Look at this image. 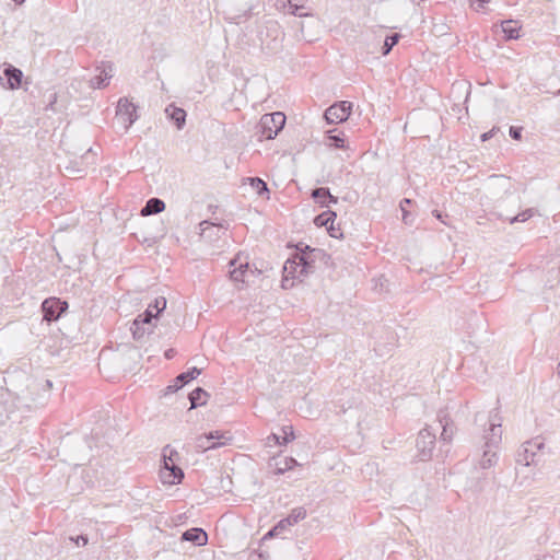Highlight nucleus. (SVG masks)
I'll list each match as a JSON object with an SVG mask.
<instances>
[{
  "label": "nucleus",
  "mask_w": 560,
  "mask_h": 560,
  "mask_svg": "<svg viewBox=\"0 0 560 560\" xmlns=\"http://www.w3.org/2000/svg\"><path fill=\"white\" fill-rule=\"evenodd\" d=\"M165 113L176 124L178 129H182L186 121V112L183 108L170 105L166 107Z\"/></svg>",
  "instance_id": "aec40b11"
},
{
  "label": "nucleus",
  "mask_w": 560,
  "mask_h": 560,
  "mask_svg": "<svg viewBox=\"0 0 560 560\" xmlns=\"http://www.w3.org/2000/svg\"><path fill=\"white\" fill-rule=\"evenodd\" d=\"M482 440L485 451L482 457L478 462V467L486 470L497 464L498 455L493 450L498 448L502 440L501 419H497V415L494 418L490 419L489 429L486 430Z\"/></svg>",
  "instance_id": "f03ea898"
},
{
  "label": "nucleus",
  "mask_w": 560,
  "mask_h": 560,
  "mask_svg": "<svg viewBox=\"0 0 560 560\" xmlns=\"http://www.w3.org/2000/svg\"><path fill=\"white\" fill-rule=\"evenodd\" d=\"M495 131H497V129L492 128L490 131L482 133L481 141L485 142V141L489 140L490 138H492Z\"/></svg>",
  "instance_id": "58836bf2"
},
{
  "label": "nucleus",
  "mask_w": 560,
  "mask_h": 560,
  "mask_svg": "<svg viewBox=\"0 0 560 560\" xmlns=\"http://www.w3.org/2000/svg\"><path fill=\"white\" fill-rule=\"evenodd\" d=\"M351 109L352 103L341 101L329 106L324 116L328 124H339L348 119Z\"/></svg>",
  "instance_id": "6e6552de"
},
{
  "label": "nucleus",
  "mask_w": 560,
  "mask_h": 560,
  "mask_svg": "<svg viewBox=\"0 0 560 560\" xmlns=\"http://www.w3.org/2000/svg\"><path fill=\"white\" fill-rule=\"evenodd\" d=\"M116 118L127 131L135 121L139 118L137 114V106L127 97H120L116 106Z\"/></svg>",
  "instance_id": "423d86ee"
},
{
  "label": "nucleus",
  "mask_w": 560,
  "mask_h": 560,
  "mask_svg": "<svg viewBox=\"0 0 560 560\" xmlns=\"http://www.w3.org/2000/svg\"><path fill=\"white\" fill-rule=\"evenodd\" d=\"M438 422L442 428L440 439L443 442H451L455 433V427L446 410H440L438 412Z\"/></svg>",
  "instance_id": "9d476101"
},
{
  "label": "nucleus",
  "mask_w": 560,
  "mask_h": 560,
  "mask_svg": "<svg viewBox=\"0 0 560 560\" xmlns=\"http://www.w3.org/2000/svg\"><path fill=\"white\" fill-rule=\"evenodd\" d=\"M487 2H490V0H486Z\"/></svg>",
  "instance_id": "603ef678"
},
{
  "label": "nucleus",
  "mask_w": 560,
  "mask_h": 560,
  "mask_svg": "<svg viewBox=\"0 0 560 560\" xmlns=\"http://www.w3.org/2000/svg\"><path fill=\"white\" fill-rule=\"evenodd\" d=\"M494 177H495V178H498V179H501V180H502V182H504V183H508V179H506V178H504L503 176H494Z\"/></svg>",
  "instance_id": "de8ad7c7"
},
{
  "label": "nucleus",
  "mask_w": 560,
  "mask_h": 560,
  "mask_svg": "<svg viewBox=\"0 0 560 560\" xmlns=\"http://www.w3.org/2000/svg\"><path fill=\"white\" fill-rule=\"evenodd\" d=\"M283 435L280 436L282 439L283 444H288L289 442L295 439L293 428L291 425H284L282 428Z\"/></svg>",
  "instance_id": "473e14b6"
},
{
  "label": "nucleus",
  "mask_w": 560,
  "mask_h": 560,
  "mask_svg": "<svg viewBox=\"0 0 560 560\" xmlns=\"http://www.w3.org/2000/svg\"><path fill=\"white\" fill-rule=\"evenodd\" d=\"M558 94H560V90L558 91Z\"/></svg>",
  "instance_id": "864d4df0"
},
{
  "label": "nucleus",
  "mask_w": 560,
  "mask_h": 560,
  "mask_svg": "<svg viewBox=\"0 0 560 560\" xmlns=\"http://www.w3.org/2000/svg\"><path fill=\"white\" fill-rule=\"evenodd\" d=\"M470 2L471 5H474V3L476 2V0H468Z\"/></svg>",
  "instance_id": "3c124183"
},
{
  "label": "nucleus",
  "mask_w": 560,
  "mask_h": 560,
  "mask_svg": "<svg viewBox=\"0 0 560 560\" xmlns=\"http://www.w3.org/2000/svg\"><path fill=\"white\" fill-rule=\"evenodd\" d=\"M232 441L233 435L230 431L214 430L209 433L198 435L195 439V447L198 452L203 453L230 445Z\"/></svg>",
  "instance_id": "20e7f679"
},
{
  "label": "nucleus",
  "mask_w": 560,
  "mask_h": 560,
  "mask_svg": "<svg viewBox=\"0 0 560 560\" xmlns=\"http://www.w3.org/2000/svg\"><path fill=\"white\" fill-rule=\"evenodd\" d=\"M557 374L560 377V363L558 364V368H557Z\"/></svg>",
  "instance_id": "8fccbe9b"
},
{
  "label": "nucleus",
  "mask_w": 560,
  "mask_h": 560,
  "mask_svg": "<svg viewBox=\"0 0 560 560\" xmlns=\"http://www.w3.org/2000/svg\"><path fill=\"white\" fill-rule=\"evenodd\" d=\"M151 305L155 313L159 315L166 307V299L163 296L156 298L154 303Z\"/></svg>",
  "instance_id": "72a5a7b5"
},
{
  "label": "nucleus",
  "mask_w": 560,
  "mask_h": 560,
  "mask_svg": "<svg viewBox=\"0 0 560 560\" xmlns=\"http://www.w3.org/2000/svg\"><path fill=\"white\" fill-rule=\"evenodd\" d=\"M67 307V302L61 301L58 298L46 299L42 303L43 320H46L47 323L57 320Z\"/></svg>",
  "instance_id": "0eeeda50"
},
{
  "label": "nucleus",
  "mask_w": 560,
  "mask_h": 560,
  "mask_svg": "<svg viewBox=\"0 0 560 560\" xmlns=\"http://www.w3.org/2000/svg\"><path fill=\"white\" fill-rule=\"evenodd\" d=\"M200 373H201V370L198 368H192L187 372L180 373L176 377V383H179L178 387H182L185 384H187L188 382L195 380L198 375H200Z\"/></svg>",
  "instance_id": "393cba45"
},
{
  "label": "nucleus",
  "mask_w": 560,
  "mask_h": 560,
  "mask_svg": "<svg viewBox=\"0 0 560 560\" xmlns=\"http://www.w3.org/2000/svg\"><path fill=\"white\" fill-rule=\"evenodd\" d=\"M400 35L398 33H394L385 38L383 45V55L386 56L393 49V47L399 42Z\"/></svg>",
  "instance_id": "c756f323"
},
{
  "label": "nucleus",
  "mask_w": 560,
  "mask_h": 560,
  "mask_svg": "<svg viewBox=\"0 0 560 560\" xmlns=\"http://www.w3.org/2000/svg\"><path fill=\"white\" fill-rule=\"evenodd\" d=\"M271 443L279 444V445H282V444H283V443H282V439H281L279 435L275 434V433L270 434V435L267 438L266 445L270 446V445H271Z\"/></svg>",
  "instance_id": "c9c22d12"
},
{
  "label": "nucleus",
  "mask_w": 560,
  "mask_h": 560,
  "mask_svg": "<svg viewBox=\"0 0 560 560\" xmlns=\"http://www.w3.org/2000/svg\"><path fill=\"white\" fill-rule=\"evenodd\" d=\"M113 77V67L105 66L100 74L91 79L90 84L93 89H103L108 85L110 78Z\"/></svg>",
  "instance_id": "dca6fc26"
},
{
  "label": "nucleus",
  "mask_w": 560,
  "mask_h": 560,
  "mask_svg": "<svg viewBox=\"0 0 560 560\" xmlns=\"http://www.w3.org/2000/svg\"><path fill=\"white\" fill-rule=\"evenodd\" d=\"M42 102L45 104L44 106V109L45 110H52V112H57L59 110L61 107L59 106H56L57 105V92L54 91V90H48L46 91L43 96H42Z\"/></svg>",
  "instance_id": "5701e85b"
},
{
  "label": "nucleus",
  "mask_w": 560,
  "mask_h": 560,
  "mask_svg": "<svg viewBox=\"0 0 560 560\" xmlns=\"http://www.w3.org/2000/svg\"><path fill=\"white\" fill-rule=\"evenodd\" d=\"M540 447V444L536 443V442H527L525 445H524V453H525V464L526 465H529V457L527 456V454H530L532 457H534L535 455V451L534 448H539ZM530 460H533V458H530Z\"/></svg>",
  "instance_id": "2f4dec72"
},
{
  "label": "nucleus",
  "mask_w": 560,
  "mask_h": 560,
  "mask_svg": "<svg viewBox=\"0 0 560 560\" xmlns=\"http://www.w3.org/2000/svg\"><path fill=\"white\" fill-rule=\"evenodd\" d=\"M165 209V202L160 198H151L147 201L145 206L141 209L140 214L148 217L161 213Z\"/></svg>",
  "instance_id": "a211bd4d"
},
{
  "label": "nucleus",
  "mask_w": 560,
  "mask_h": 560,
  "mask_svg": "<svg viewBox=\"0 0 560 560\" xmlns=\"http://www.w3.org/2000/svg\"><path fill=\"white\" fill-rule=\"evenodd\" d=\"M535 213H536V210L534 208H528V209L522 211L521 213L516 214L515 217L508 218V220L511 224H513L515 222H526L532 217H534Z\"/></svg>",
  "instance_id": "cd10ccee"
},
{
  "label": "nucleus",
  "mask_w": 560,
  "mask_h": 560,
  "mask_svg": "<svg viewBox=\"0 0 560 560\" xmlns=\"http://www.w3.org/2000/svg\"><path fill=\"white\" fill-rule=\"evenodd\" d=\"M336 217L334 211H325L315 218L314 223L317 226H326L332 237H338L332 225Z\"/></svg>",
  "instance_id": "4468645a"
},
{
  "label": "nucleus",
  "mask_w": 560,
  "mask_h": 560,
  "mask_svg": "<svg viewBox=\"0 0 560 560\" xmlns=\"http://www.w3.org/2000/svg\"><path fill=\"white\" fill-rule=\"evenodd\" d=\"M476 2H477V7L475 8L476 10L483 8V5L486 3H488L486 0H476Z\"/></svg>",
  "instance_id": "79ce46f5"
},
{
  "label": "nucleus",
  "mask_w": 560,
  "mask_h": 560,
  "mask_svg": "<svg viewBox=\"0 0 560 560\" xmlns=\"http://www.w3.org/2000/svg\"><path fill=\"white\" fill-rule=\"evenodd\" d=\"M172 352H173V350H172V349H171V350H168V351H166V352H165L166 358H172Z\"/></svg>",
  "instance_id": "49530a36"
},
{
  "label": "nucleus",
  "mask_w": 560,
  "mask_h": 560,
  "mask_svg": "<svg viewBox=\"0 0 560 560\" xmlns=\"http://www.w3.org/2000/svg\"><path fill=\"white\" fill-rule=\"evenodd\" d=\"M312 197L315 199L316 202L320 203L322 206H326L327 202L330 203H337L338 199L337 197L332 196L328 188H316L312 191Z\"/></svg>",
  "instance_id": "6ab92c4d"
},
{
  "label": "nucleus",
  "mask_w": 560,
  "mask_h": 560,
  "mask_svg": "<svg viewBox=\"0 0 560 560\" xmlns=\"http://www.w3.org/2000/svg\"><path fill=\"white\" fill-rule=\"evenodd\" d=\"M404 203H405V205H409V203H411V200H410V199H407V198H406V199H404V200L401 201V203H400L401 209L404 208Z\"/></svg>",
  "instance_id": "c03bdc74"
},
{
  "label": "nucleus",
  "mask_w": 560,
  "mask_h": 560,
  "mask_svg": "<svg viewBox=\"0 0 560 560\" xmlns=\"http://www.w3.org/2000/svg\"><path fill=\"white\" fill-rule=\"evenodd\" d=\"M435 444V434L429 429L421 430L417 438V450L421 460L431 457Z\"/></svg>",
  "instance_id": "1a4fd4ad"
},
{
  "label": "nucleus",
  "mask_w": 560,
  "mask_h": 560,
  "mask_svg": "<svg viewBox=\"0 0 560 560\" xmlns=\"http://www.w3.org/2000/svg\"><path fill=\"white\" fill-rule=\"evenodd\" d=\"M277 465V472L283 474L292 469L293 467L299 466L300 464L293 457H285L282 462L278 463Z\"/></svg>",
  "instance_id": "7c9ffc66"
},
{
  "label": "nucleus",
  "mask_w": 560,
  "mask_h": 560,
  "mask_svg": "<svg viewBox=\"0 0 560 560\" xmlns=\"http://www.w3.org/2000/svg\"><path fill=\"white\" fill-rule=\"evenodd\" d=\"M522 26L516 20H505L501 22V31L505 39H517L520 37Z\"/></svg>",
  "instance_id": "f3484780"
},
{
  "label": "nucleus",
  "mask_w": 560,
  "mask_h": 560,
  "mask_svg": "<svg viewBox=\"0 0 560 560\" xmlns=\"http://www.w3.org/2000/svg\"><path fill=\"white\" fill-rule=\"evenodd\" d=\"M24 1H25V0H14V2H15L16 4H22V3H24Z\"/></svg>",
  "instance_id": "09e8293b"
},
{
  "label": "nucleus",
  "mask_w": 560,
  "mask_h": 560,
  "mask_svg": "<svg viewBox=\"0 0 560 560\" xmlns=\"http://www.w3.org/2000/svg\"><path fill=\"white\" fill-rule=\"evenodd\" d=\"M510 136L515 139V140H520L521 137H522V129L521 128H516V127H511L510 128Z\"/></svg>",
  "instance_id": "e433bc0d"
},
{
  "label": "nucleus",
  "mask_w": 560,
  "mask_h": 560,
  "mask_svg": "<svg viewBox=\"0 0 560 560\" xmlns=\"http://www.w3.org/2000/svg\"><path fill=\"white\" fill-rule=\"evenodd\" d=\"M334 131H328L327 145L341 149L345 148V138L341 135H334Z\"/></svg>",
  "instance_id": "bb28decb"
},
{
  "label": "nucleus",
  "mask_w": 560,
  "mask_h": 560,
  "mask_svg": "<svg viewBox=\"0 0 560 560\" xmlns=\"http://www.w3.org/2000/svg\"><path fill=\"white\" fill-rule=\"evenodd\" d=\"M402 220L407 223V218H408V213L405 211V209L402 208Z\"/></svg>",
  "instance_id": "a18cd8bd"
},
{
  "label": "nucleus",
  "mask_w": 560,
  "mask_h": 560,
  "mask_svg": "<svg viewBox=\"0 0 560 560\" xmlns=\"http://www.w3.org/2000/svg\"><path fill=\"white\" fill-rule=\"evenodd\" d=\"M306 517V510L304 508H296L291 511L285 518L288 525H294Z\"/></svg>",
  "instance_id": "a878e982"
},
{
  "label": "nucleus",
  "mask_w": 560,
  "mask_h": 560,
  "mask_svg": "<svg viewBox=\"0 0 560 560\" xmlns=\"http://www.w3.org/2000/svg\"><path fill=\"white\" fill-rule=\"evenodd\" d=\"M74 542L78 545V546H85L88 542H89V539L86 536L84 535H80L75 538Z\"/></svg>",
  "instance_id": "4c0bfd02"
},
{
  "label": "nucleus",
  "mask_w": 560,
  "mask_h": 560,
  "mask_svg": "<svg viewBox=\"0 0 560 560\" xmlns=\"http://www.w3.org/2000/svg\"><path fill=\"white\" fill-rule=\"evenodd\" d=\"M485 479H486V477H478L476 482L471 481V485L469 486V488L475 492L481 491L483 489Z\"/></svg>",
  "instance_id": "f704fd0d"
},
{
  "label": "nucleus",
  "mask_w": 560,
  "mask_h": 560,
  "mask_svg": "<svg viewBox=\"0 0 560 560\" xmlns=\"http://www.w3.org/2000/svg\"><path fill=\"white\" fill-rule=\"evenodd\" d=\"M222 231L220 225L213 224L209 221H202L200 223V235L203 238L212 240L213 237H219V233Z\"/></svg>",
  "instance_id": "412c9836"
},
{
  "label": "nucleus",
  "mask_w": 560,
  "mask_h": 560,
  "mask_svg": "<svg viewBox=\"0 0 560 560\" xmlns=\"http://www.w3.org/2000/svg\"><path fill=\"white\" fill-rule=\"evenodd\" d=\"M52 388V382L50 380H46L44 384L42 385V393L39 394L37 392V406L40 405L42 407L47 406L50 399V392Z\"/></svg>",
  "instance_id": "b1692460"
},
{
  "label": "nucleus",
  "mask_w": 560,
  "mask_h": 560,
  "mask_svg": "<svg viewBox=\"0 0 560 560\" xmlns=\"http://www.w3.org/2000/svg\"><path fill=\"white\" fill-rule=\"evenodd\" d=\"M162 457L163 467L161 469L160 475L163 483H180L184 478V472L182 468L177 465V462L179 459V454L177 453V451L171 448L170 445H166L163 448Z\"/></svg>",
  "instance_id": "7ed1b4c3"
},
{
  "label": "nucleus",
  "mask_w": 560,
  "mask_h": 560,
  "mask_svg": "<svg viewBox=\"0 0 560 560\" xmlns=\"http://www.w3.org/2000/svg\"><path fill=\"white\" fill-rule=\"evenodd\" d=\"M298 249L301 253L296 254L293 258L288 259L284 262L282 279L283 288L292 287L294 284L293 282L289 284L290 279H298L302 281L304 277H306L310 272L313 271L314 261L310 258V254L306 253V250L312 252L310 249V246L305 245V247L302 248V244H300V246H298Z\"/></svg>",
  "instance_id": "f257e3e1"
},
{
  "label": "nucleus",
  "mask_w": 560,
  "mask_h": 560,
  "mask_svg": "<svg viewBox=\"0 0 560 560\" xmlns=\"http://www.w3.org/2000/svg\"><path fill=\"white\" fill-rule=\"evenodd\" d=\"M182 539L191 541L197 546H203L208 541L207 533L201 528H190L183 533Z\"/></svg>",
  "instance_id": "2eb2a0df"
},
{
  "label": "nucleus",
  "mask_w": 560,
  "mask_h": 560,
  "mask_svg": "<svg viewBox=\"0 0 560 560\" xmlns=\"http://www.w3.org/2000/svg\"><path fill=\"white\" fill-rule=\"evenodd\" d=\"M288 526L289 525L284 518V520H281L275 527L280 532V530H283L284 528H287Z\"/></svg>",
  "instance_id": "ea45409f"
},
{
  "label": "nucleus",
  "mask_w": 560,
  "mask_h": 560,
  "mask_svg": "<svg viewBox=\"0 0 560 560\" xmlns=\"http://www.w3.org/2000/svg\"><path fill=\"white\" fill-rule=\"evenodd\" d=\"M279 533V530L273 527L272 529H270L264 537V539H267V538H270V537H273L275 535H277Z\"/></svg>",
  "instance_id": "a19ab883"
},
{
  "label": "nucleus",
  "mask_w": 560,
  "mask_h": 560,
  "mask_svg": "<svg viewBox=\"0 0 560 560\" xmlns=\"http://www.w3.org/2000/svg\"><path fill=\"white\" fill-rule=\"evenodd\" d=\"M3 75L7 79V86L11 90L22 88L23 72L12 65H5Z\"/></svg>",
  "instance_id": "f8f14e48"
},
{
  "label": "nucleus",
  "mask_w": 560,
  "mask_h": 560,
  "mask_svg": "<svg viewBox=\"0 0 560 560\" xmlns=\"http://www.w3.org/2000/svg\"><path fill=\"white\" fill-rule=\"evenodd\" d=\"M432 214H433L436 219H439V220H441L443 223H445V222L442 220V213H441L440 211L434 210V211L432 212Z\"/></svg>",
  "instance_id": "37998d69"
},
{
  "label": "nucleus",
  "mask_w": 560,
  "mask_h": 560,
  "mask_svg": "<svg viewBox=\"0 0 560 560\" xmlns=\"http://www.w3.org/2000/svg\"><path fill=\"white\" fill-rule=\"evenodd\" d=\"M230 265L233 269L230 271V277L233 281H245L246 273L249 271V265L247 261H243L241 257H236L231 260Z\"/></svg>",
  "instance_id": "ddd939ff"
},
{
  "label": "nucleus",
  "mask_w": 560,
  "mask_h": 560,
  "mask_svg": "<svg viewBox=\"0 0 560 560\" xmlns=\"http://www.w3.org/2000/svg\"><path fill=\"white\" fill-rule=\"evenodd\" d=\"M249 185L258 195H262L268 191L267 184L259 177H248Z\"/></svg>",
  "instance_id": "c85d7f7f"
},
{
  "label": "nucleus",
  "mask_w": 560,
  "mask_h": 560,
  "mask_svg": "<svg viewBox=\"0 0 560 560\" xmlns=\"http://www.w3.org/2000/svg\"><path fill=\"white\" fill-rule=\"evenodd\" d=\"M158 314L152 308V305H149L148 308L140 314L135 320H133V328L132 334L136 339L141 338L144 335V329L141 330V325L150 324L153 318H155Z\"/></svg>",
  "instance_id": "9b49d317"
},
{
  "label": "nucleus",
  "mask_w": 560,
  "mask_h": 560,
  "mask_svg": "<svg viewBox=\"0 0 560 560\" xmlns=\"http://www.w3.org/2000/svg\"><path fill=\"white\" fill-rule=\"evenodd\" d=\"M208 397L209 394L203 388L197 387L189 394L190 408L206 405Z\"/></svg>",
  "instance_id": "4be33fe9"
},
{
  "label": "nucleus",
  "mask_w": 560,
  "mask_h": 560,
  "mask_svg": "<svg viewBox=\"0 0 560 560\" xmlns=\"http://www.w3.org/2000/svg\"><path fill=\"white\" fill-rule=\"evenodd\" d=\"M285 116L281 112L265 114L259 121V130L265 139H273L284 127Z\"/></svg>",
  "instance_id": "39448f33"
}]
</instances>
